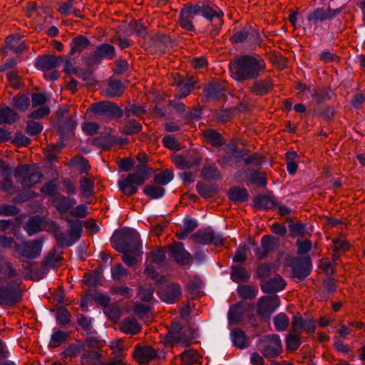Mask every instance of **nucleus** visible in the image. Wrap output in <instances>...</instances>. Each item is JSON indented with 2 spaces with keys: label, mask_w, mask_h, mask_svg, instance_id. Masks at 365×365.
<instances>
[{
  "label": "nucleus",
  "mask_w": 365,
  "mask_h": 365,
  "mask_svg": "<svg viewBox=\"0 0 365 365\" xmlns=\"http://www.w3.org/2000/svg\"><path fill=\"white\" fill-rule=\"evenodd\" d=\"M265 68L266 62L258 54H241L229 63L231 76L238 83L257 80Z\"/></svg>",
  "instance_id": "obj_1"
},
{
  "label": "nucleus",
  "mask_w": 365,
  "mask_h": 365,
  "mask_svg": "<svg viewBox=\"0 0 365 365\" xmlns=\"http://www.w3.org/2000/svg\"><path fill=\"white\" fill-rule=\"evenodd\" d=\"M203 137L212 146L220 147L225 155L224 160H263L254 156L245 148V145L240 138H232L226 143L222 135L215 129L208 128L203 131Z\"/></svg>",
  "instance_id": "obj_2"
},
{
  "label": "nucleus",
  "mask_w": 365,
  "mask_h": 365,
  "mask_svg": "<svg viewBox=\"0 0 365 365\" xmlns=\"http://www.w3.org/2000/svg\"><path fill=\"white\" fill-rule=\"evenodd\" d=\"M138 162L135 165V161H118L120 171L126 172L135 168L133 173L118 181L120 190L127 195H134L138 191V186L147 181L153 173V170L144 162Z\"/></svg>",
  "instance_id": "obj_3"
},
{
  "label": "nucleus",
  "mask_w": 365,
  "mask_h": 365,
  "mask_svg": "<svg viewBox=\"0 0 365 365\" xmlns=\"http://www.w3.org/2000/svg\"><path fill=\"white\" fill-rule=\"evenodd\" d=\"M112 246L119 252L130 250H138L141 247L139 234L132 228H123L115 232L111 237Z\"/></svg>",
  "instance_id": "obj_4"
},
{
  "label": "nucleus",
  "mask_w": 365,
  "mask_h": 365,
  "mask_svg": "<svg viewBox=\"0 0 365 365\" xmlns=\"http://www.w3.org/2000/svg\"><path fill=\"white\" fill-rule=\"evenodd\" d=\"M67 221L69 225V231L66 235L56 222L50 221L48 223L51 232L61 247L73 245L79 239L82 232V226L79 220H67Z\"/></svg>",
  "instance_id": "obj_5"
},
{
  "label": "nucleus",
  "mask_w": 365,
  "mask_h": 365,
  "mask_svg": "<svg viewBox=\"0 0 365 365\" xmlns=\"http://www.w3.org/2000/svg\"><path fill=\"white\" fill-rule=\"evenodd\" d=\"M77 127V122L68 117L63 123L58 125V133L60 136L59 140L55 145L49 146V153L46 155V160H58L60 157L57 153L61 150L65 145V142L74 136L75 130Z\"/></svg>",
  "instance_id": "obj_6"
},
{
  "label": "nucleus",
  "mask_w": 365,
  "mask_h": 365,
  "mask_svg": "<svg viewBox=\"0 0 365 365\" xmlns=\"http://www.w3.org/2000/svg\"><path fill=\"white\" fill-rule=\"evenodd\" d=\"M89 110L101 120L119 119L123 116V110L116 103L109 101L94 103Z\"/></svg>",
  "instance_id": "obj_7"
},
{
  "label": "nucleus",
  "mask_w": 365,
  "mask_h": 365,
  "mask_svg": "<svg viewBox=\"0 0 365 365\" xmlns=\"http://www.w3.org/2000/svg\"><path fill=\"white\" fill-rule=\"evenodd\" d=\"M15 175L24 187H33L39 183L43 177L35 164L20 166L16 170Z\"/></svg>",
  "instance_id": "obj_8"
},
{
  "label": "nucleus",
  "mask_w": 365,
  "mask_h": 365,
  "mask_svg": "<svg viewBox=\"0 0 365 365\" xmlns=\"http://www.w3.org/2000/svg\"><path fill=\"white\" fill-rule=\"evenodd\" d=\"M165 259L164 252L158 249L149 253L145 262V272L152 279H156L160 284L165 282L166 279L162 276L158 277L157 269L161 267Z\"/></svg>",
  "instance_id": "obj_9"
},
{
  "label": "nucleus",
  "mask_w": 365,
  "mask_h": 365,
  "mask_svg": "<svg viewBox=\"0 0 365 365\" xmlns=\"http://www.w3.org/2000/svg\"><path fill=\"white\" fill-rule=\"evenodd\" d=\"M138 297L140 302L135 304L133 312L139 318L143 319L153 303V289L150 287H140Z\"/></svg>",
  "instance_id": "obj_10"
},
{
  "label": "nucleus",
  "mask_w": 365,
  "mask_h": 365,
  "mask_svg": "<svg viewBox=\"0 0 365 365\" xmlns=\"http://www.w3.org/2000/svg\"><path fill=\"white\" fill-rule=\"evenodd\" d=\"M21 298V294L18 289L17 282L12 281L6 284L0 283V305L11 306Z\"/></svg>",
  "instance_id": "obj_11"
},
{
  "label": "nucleus",
  "mask_w": 365,
  "mask_h": 365,
  "mask_svg": "<svg viewBox=\"0 0 365 365\" xmlns=\"http://www.w3.org/2000/svg\"><path fill=\"white\" fill-rule=\"evenodd\" d=\"M147 44L152 53H165L175 46V41L168 34L156 33L150 37Z\"/></svg>",
  "instance_id": "obj_12"
},
{
  "label": "nucleus",
  "mask_w": 365,
  "mask_h": 365,
  "mask_svg": "<svg viewBox=\"0 0 365 365\" xmlns=\"http://www.w3.org/2000/svg\"><path fill=\"white\" fill-rule=\"evenodd\" d=\"M303 91H307L313 98L317 106L326 104L333 96H335L334 91L330 86H317L311 88L304 86Z\"/></svg>",
  "instance_id": "obj_13"
},
{
  "label": "nucleus",
  "mask_w": 365,
  "mask_h": 365,
  "mask_svg": "<svg viewBox=\"0 0 365 365\" xmlns=\"http://www.w3.org/2000/svg\"><path fill=\"white\" fill-rule=\"evenodd\" d=\"M43 240H35L33 241L22 242L15 245L16 251L22 257L28 259H35L40 255Z\"/></svg>",
  "instance_id": "obj_14"
},
{
  "label": "nucleus",
  "mask_w": 365,
  "mask_h": 365,
  "mask_svg": "<svg viewBox=\"0 0 365 365\" xmlns=\"http://www.w3.org/2000/svg\"><path fill=\"white\" fill-rule=\"evenodd\" d=\"M200 14V7L198 4H187L180 11L178 21L180 26L188 31H195V26L192 24V19L195 16Z\"/></svg>",
  "instance_id": "obj_15"
},
{
  "label": "nucleus",
  "mask_w": 365,
  "mask_h": 365,
  "mask_svg": "<svg viewBox=\"0 0 365 365\" xmlns=\"http://www.w3.org/2000/svg\"><path fill=\"white\" fill-rule=\"evenodd\" d=\"M64 59V56L45 54L35 58L34 66L41 71H51L58 68Z\"/></svg>",
  "instance_id": "obj_16"
},
{
  "label": "nucleus",
  "mask_w": 365,
  "mask_h": 365,
  "mask_svg": "<svg viewBox=\"0 0 365 365\" xmlns=\"http://www.w3.org/2000/svg\"><path fill=\"white\" fill-rule=\"evenodd\" d=\"M226 88L218 81L208 83L202 89L205 102L219 101L225 96Z\"/></svg>",
  "instance_id": "obj_17"
},
{
  "label": "nucleus",
  "mask_w": 365,
  "mask_h": 365,
  "mask_svg": "<svg viewBox=\"0 0 365 365\" xmlns=\"http://www.w3.org/2000/svg\"><path fill=\"white\" fill-rule=\"evenodd\" d=\"M282 350V342L279 336L277 334L267 337L264 345L261 349L262 354L267 358H274L278 356Z\"/></svg>",
  "instance_id": "obj_18"
},
{
  "label": "nucleus",
  "mask_w": 365,
  "mask_h": 365,
  "mask_svg": "<svg viewBox=\"0 0 365 365\" xmlns=\"http://www.w3.org/2000/svg\"><path fill=\"white\" fill-rule=\"evenodd\" d=\"M192 238L195 242L203 245L212 243L220 245L223 242L222 236L214 233L211 230H200L192 235Z\"/></svg>",
  "instance_id": "obj_19"
},
{
  "label": "nucleus",
  "mask_w": 365,
  "mask_h": 365,
  "mask_svg": "<svg viewBox=\"0 0 365 365\" xmlns=\"http://www.w3.org/2000/svg\"><path fill=\"white\" fill-rule=\"evenodd\" d=\"M252 81V83L249 87V91L257 96L267 95L274 86V81L270 77Z\"/></svg>",
  "instance_id": "obj_20"
},
{
  "label": "nucleus",
  "mask_w": 365,
  "mask_h": 365,
  "mask_svg": "<svg viewBox=\"0 0 365 365\" xmlns=\"http://www.w3.org/2000/svg\"><path fill=\"white\" fill-rule=\"evenodd\" d=\"M158 294L163 301L171 304L174 303L176 299L180 296L181 289L179 284L175 283L162 284L159 288Z\"/></svg>",
  "instance_id": "obj_21"
},
{
  "label": "nucleus",
  "mask_w": 365,
  "mask_h": 365,
  "mask_svg": "<svg viewBox=\"0 0 365 365\" xmlns=\"http://www.w3.org/2000/svg\"><path fill=\"white\" fill-rule=\"evenodd\" d=\"M175 165L183 170L180 173V176L187 182L192 181L200 168L198 161H175Z\"/></svg>",
  "instance_id": "obj_22"
},
{
  "label": "nucleus",
  "mask_w": 365,
  "mask_h": 365,
  "mask_svg": "<svg viewBox=\"0 0 365 365\" xmlns=\"http://www.w3.org/2000/svg\"><path fill=\"white\" fill-rule=\"evenodd\" d=\"M279 302L277 297H263L257 305L258 315L265 317L270 315L279 306Z\"/></svg>",
  "instance_id": "obj_23"
},
{
  "label": "nucleus",
  "mask_w": 365,
  "mask_h": 365,
  "mask_svg": "<svg viewBox=\"0 0 365 365\" xmlns=\"http://www.w3.org/2000/svg\"><path fill=\"white\" fill-rule=\"evenodd\" d=\"M52 202L54 203L57 211L60 213L61 218H64L65 214L70 213L71 209L76 204L74 198L65 197L61 194L56 195Z\"/></svg>",
  "instance_id": "obj_24"
},
{
  "label": "nucleus",
  "mask_w": 365,
  "mask_h": 365,
  "mask_svg": "<svg viewBox=\"0 0 365 365\" xmlns=\"http://www.w3.org/2000/svg\"><path fill=\"white\" fill-rule=\"evenodd\" d=\"M48 222L47 224L45 223L44 218H41L38 216L31 217L24 226L25 231L29 236L33 235L38 232L43 230L51 231L48 226Z\"/></svg>",
  "instance_id": "obj_25"
},
{
  "label": "nucleus",
  "mask_w": 365,
  "mask_h": 365,
  "mask_svg": "<svg viewBox=\"0 0 365 365\" xmlns=\"http://www.w3.org/2000/svg\"><path fill=\"white\" fill-rule=\"evenodd\" d=\"M6 45L1 48L2 53L8 55L9 51H13L18 54L23 52L27 48L26 45L24 42L20 41V38L15 37L14 35L9 36L6 39Z\"/></svg>",
  "instance_id": "obj_26"
},
{
  "label": "nucleus",
  "mask_w": 365,
  "mask_h": 365,
  "mask_svg": "<svg viewBox=\"0 0 365 365\" xmlns=\"http://www.w3.org/2000/svg\"><path fill=\"white\" fill-rule=\"evenodd\" d=\"M311 262L308 257L297 258L292 262V272L294 277L302 279L309 274Z\"/></svg>",
  "instance_id": "obj_27"
},
{
  "label": "nucleus",
  "mask_w": 365,
  "mask_h": 365,
  "mask_svg": "<svg viewBox=\"0 0 365 365\" xmlns=\"http://www.w3.org/2000/svg\"><path fill=\"white\" fill-rule=\"evenodd\" d=\"M96 56L98 57L100 63L102 61H111L116 56L115 47L108 43H101L96 46Z\"/></svg>",
  "instance_id": "obj_28"
},
{
  "label": "nucleus",
  "mask_w": 365,
  "mask_h": 365,
  "mask_svg": "<svg viewBox=\"0 0 365 365\" xmlns=\"http://www.w3.org/2000/svg\"><path fill=\"white\" fill-rule=\"evenodd\" d=\"M135 359L141 364H147L157 356V352L150 346L136 347L134 351Z\"/></svg>",
  "instance_id": "obj_29"
},
{
  "label": "nucleus",
  "mask_w": 365,
  "mask_h": 365,
  "mask_svg": "<svg viewBox=\"0 0 365 365\" xmlns=\"http://www.w3.org/2000/svg\"><path fill=\"white\" fill-rule=\"evenodd\" d=\"M169 249L177 262L182 264H187L190 262L191 256L184 249L182 243L175 242L169 246Z\"/></svg>",
  "instance_id": "obj_30"
},
{
  "label": "nucleus",
  "mask_w": 365,
  "mask_h": 365,
  "mask_svg": "<svg viewBox=\"0 0 365 365\" xmlns=\"http://www.w3.org/2000/svg\"><path fill=\"white\" fill-rule=\"evenodd\" d=\"M90 45V40L86 36L79 34L73 38L70 42L71 51L69 55L73 56L76 53L79 54Z\"/></svg>",
  "instance_id": "obj_31"
},
{
  "label": "nucleus",
  "mask_w": 365,
  "mask_h": 365,
  "mask_svg": "<svg viewBox=\"0 0 365 365\" xmlns=\"http://www.w3.org/2000/svg\"><path fill=\"white\" fill-rule=\"evenodd\" d=\"M209 2H211V0L197 4L200 7V14L210 21H212L214 18L222 19L224 16L223 11L222 10H219L218 11L214 10Z\"/></svg>",
  "instance_id": "obj_32"
},
{
  "label": "nucleus",
  "mask_w": 365,
  "mask_h": 365,
  "mask_svg": "<svg viewBox=\"0 0 365 365\" xmlns=\"http://www.w3.org/2000/svg\"><path fill=\"white\" fill-rule=\"evenodd\" d=\"M19 118L20 116L15 110L6 105L0 106V125H12Z\"/></svg>",
  "instance_id": "obj_33"
},
{
  "label": "nucleus",
  "mask_w": 365,
  "mask_h": 365,
  "mask_svg": "<svg viewBox=\"0 0 365 365\" xmlns=\"http://www.w3.org/2000/svg\"><path fill=\"white\" fill-rule=\"evenodd\" d=\"M284 280L279 276L270 279L262 284V289L264 292L272 293L281 291L285 286Z\"/></svg>",
  "instance_id": "obj_34"
},
{
  "label": "nucleus",
  "mask_w": 365,
  "mask_h": 365,
  "mask_svg": "<svg viewBox=\"0 0 365 365\" xmlns=\"http://www.w3.org/2000/svg\"><path fill=\"white\" fill-rule=\"evenodd\" d=\"M30 98L24 93H19L10 100V105L15 109L25 112L30 106Z\"/></svg>",
  "instance_id": "obj_35"
},
{
  "label": "nucleus",
  "mask_w": 365,
  "mask_h": 365,
  "mask_svg": "<svg viewBox=\"0 0 365 365\" xmlns=\"http://www.w3.org/2000/svg\"><path fill=\"white\" fill-rule=\"evenodd\" d=\"M124 91V86L120 80H109L105 95L108 98L120 96Z\"/></svg>",
  "instance_id": "obj_36"
},
{
  "label": "nucleus",
  "mask_w": 365,
  "mask_h": 365,
  "mask_svg": "<svg viewBox=\"0 0 365 365\" xmlns=\"http://www.w3.org/2000/svg\"><path fill=\"white\" fill-rule=\"evenodd\" d=\"M245 310L243 302L232 306L228 312L230 322L232 324L239 322L242 319Z\"/></svg>",
  "instance_id": "obj_37"
},
{
  "label": "nucleus",
  "mask_w": 365,
  "mask_h": 365,
  "mask_svg": "<svg viewBox=\"0 0 365 365\" xmlns=\"http://www.w3.org/2000/svg\"><path fill=\"white\" fill-rule=\"evenodd\" d=\"M140 329V324L134 319H125L120 324L121 331L128 334H135Z\"/></svg>",
  "instance_id": "obj_38"
},
{
  "label": "nucleus",
  "mask_w": 365,
  "mask_h": 365,
  "mask_svg": "<svg viewBox=\"0 0 365 365\" xmlns=\"http://www.w3.org/2000/svg\"><path fill=\"white\" fill-rule=\"evenodd\" d=\"M231 338L234 345L239 349L247 347L249 342L244 331L240 329H235L231 332Z\"/></svg>",
  "instance_id": "obj_39"
},
{
  "label": "nucleus",
  "mask_w": 365,
  "mask_h": 365,
  "mask_svg": "<svg viewBox=\"0 0 365 365\" xmlns=\"http://www.w3.org/2000/svg\"><path fill=\"white\" fill-rule=\"evenodd\" d=\"M307 20L316 26L322 24L326 21L325 9L320 7L315 9L308 14Z\"/></svg>",
  "instance_id": "obj_40"
},
{
  "label": "nucleus",
  "mask_w": 365,
  "mask_h": 365,
  "mask_svg": "<svg viewBox=\"0 0 365 365\" xmlns=\"http://www.w3.org/2000/svg\"><path fill=\"white\" fill-rule=\"evenodd\" d=\"M276 200L269 195H259L255 199V205L257 208L268 210L274 207Z\"/></svg>",
  "instance_id": "obj_41"
},
{
  "label": "nucleus",
  "mask_w": 365,
  "mask_h": 365,
  "mask_svg": "<svg viewBox=\"0 0 365 365\" xmlns=\"http://www.w3.org/2000/svg\"><path fill=\"white\" fill-rule=\"evenodd\" d=\"M249 194L245 188L235 187L229 192V197L231 200L240 202L248 199Z\"/></svg>",
  "instance_id": "obj_42"
},
{
  "label": "nucleus",
  "mask_w": 365,
  "mask_h": 365,
  "mask_svg": "<svg viewBox=\"0 0 365 365\" xmlns=\"http://www.w3.org/2000/svg\"><path fill=\"white\" fill-rule=\"evenodd\" d=\"M142 129V125L135 119H129L122 127V133L128 135H133L140 132Z\"/></svg>",
  "instance_id": "obj_43"
},
{
  "label": "nucleus",
  "mask_w": 365,
  "mask_h": 365,
  "mask_svg": "<svg viewBox=\"0 0 365 365\" xmlns=\"http://www.w3.org/2000/svg\"><path fill=\"white\" fill-rule=\"evenodd\" d=\"M201 176L205 180H218L221 179L220 171L214 166H205L201 170Z\"/></svg>",
  "instance_id": "obj_44"
},
{
  "label": "nucleus",
  "mask_w": 365,
  "mask_h": 365,
  "mask_svg": "<svg viewBox=\"0 0 365 365\" xmlns=\"http://www.w3.org/2000/svg\"><path fill=\"white\" fill-rule=\"evenodd\" d=\"M279 240L271 236H264L261 240V245L268 253L276 250L278 247Z\"/></svg>",
  "instance_id": "obj_45"
},
{
  "label": "nucleus",
  "mask_w": 365,
  "mask_h": 365,
  "mask_svg": "<svg viewBox=\"0 0 365 365\" xmlns=\"http://www.w3.org/2000/svg\"><path fill=\"white\" fill-rule=\"evenodd\" d=\"M68 336V334L65 331H53L51 336L49 346L53 348L59 346L67 339Z\"/></svg>",
  "instance_id": "obj_46"
},
{
  "label": "nucleus",
  "mask_w": 365,
  "mask_h": 365,
  "mask_svg": "<svg viewBox=\"0 0 365 365\" xmlns=\"http://www.w3.org/2000/svg\"><path fill=\"white\" fill-rule=\"evenodd\" d=\"M231 279L235 282H240L249 278L246 269L242 267H233L231 271Z\"/></svg>",
  "instance_id": "obj_47"
},
{
  "label": "nucleus",
  "mask_w": 365,
  "mask_h": 365,
  "mask_svg": "<svg viewBox=\"0 0 365 365\" xmlns=\"http://www.w3.org/2000/svg\"><path fill=\"white\" fill-rule=\"evenodd\" d=\"M246 178L258 186H265L267 184L264 173L259 171H250L246 173Z\"/></svg>",
  "instance_id": "obj_48"
},
{
  "label": "nucleus",
  "mask_w": 365,
  "mask_h": 365,
  "mask_svg": "<svg viewBox=\"0 0 365 365\" xmlns=\"http://www.w3.org/2000/svg\"><path fill=\"white\" fill-rule=\"evenodd\" d=\"M181 359L185 364L191 365L199 361L200 356L196 351L190 349L182 354Z\"/></svg>",
  "instance_id": "obj_49"
},
{
  "label": "nucleus",
  "mask_w": 365,
  "mask_h": 365,
  "mask_svg": "<svg viewBox=\"0 0 365 365\" xmlns=\"http://www.w3.org/2000/svg\"><path fill=\"white\" fill-rule=\"evenodd\" d=\"M319 106V107L317 109L318 115L324 118L327 122L331 121L335 113L333 108L327 103Z\"/></svg>",
  "instance_id": "obj_50"
},
{
  "label": "nucleus",
  "mask_w": 365,
  "mask_h": 365,
  "mask_svg": "<svg viewBox=\"0 0 365 365\" xmlns=\"http://www.w3.org/2000/svg\"><path fill=\"white\" fill-rule=\"evenodd\" d=\"M238 293L243 299H252L257 294V289L250 285L238 287Z\"/></svg>",
  "instance_id": "obj_51"
},
{
  "label": "nucleus",
  "mask_w": 365,
  "mask_h": 365,
  "mask_svg": "<svg viewBox=\"0 0 365 365\" xmlns=\"http://www.w3.org/2000/svg\"><path fill=\"white\" fill-rule=\"evenodd\" d=\"M93 69L87 68L86 70H78L76 74V77L81 78L88 86H93L96 83V81L92 77Z\"/></svg>",
  "instance_id": "obj_52"
},
{
  "label": "nucleus",
  "mask_w": 365,
  "mask_h": 365,
  "mask_svg": "<svg viewBox=\"0 0 365 365\" xmlns=\"http://www.w3.org/2000/svg\"><path fill=\"white\" fill-rule=\"evenodd\" d=\"M144 192L153 199H158L164 195L165 189L159 186L149 185L145 187Z\"/></svg>",
  "instance_id": "obj_53"
},
{
  "label": "nucleus",
  "mask_w": 365,
  "mask_h": 365,
  "mask_svg": "<svg viewBox=\"0 0 365 365\" xmlns=\"http://www.w3.org/2000/svg\"><path fill=\"white\" fill-rule=\"evenodd\" d=\"M32 106L34 108L38 106H45L44 105L49 101V97L47 94L43 93H34L31 96Z\"/></svg>",
  "instance_id": "obj_54"
},
{
  "label": "nucleus",
  "mask_w": 365,
  "mask_h": 365,
  "mask_svg": "<svg viewBox=\"0 0 365 365\" xmlns=\"http://www.w3.org/2000/svg\"><path fill=\"white\" fill-rule=\"evenodd\" d=\"M274 324L277 331H284L289 325V318L283 313L277 314L274 317Z\"/></svg>",
  "instance_id": "obj_55"
},
{
  "label": "nucleus",
  "mask_w": 365,
  "mask_h": 365,
  "mask_svg": "<svg viewBox=\"0 0 365 365\" xmlns=\"http://www.w3.org/2000/svg\"><path fill=\"white\" fill-rule=\"evenodd\" d=\"M43 125L34 120H28L26 126V133L31 136L39 134L43 130Z\"/></svg>",
  "instance_id": "obj_56"
},
{
  "label": "nucleus",
  "mask_w": 365,
  "mask_h": 365,
  "mask_svg": "<svg viewBox=\"0 0 365 365\" xmlns=\"http://www.w3.org/2000/svg\"><path fill=\"white\" fill-rule=\"evenodd\" d=\"M81 61L86 64L88 68L93 69V66L96 64H100L98 58L96 56V51L91 53H84L81 56Z\"/></svg>",
  "instance_id": "obj_57"
},
{
  "label": "nucleus",
  "mask_w": 365,
  "mask_h": 365,
  "mask_svg": "<svg viewBox=\"0 0 365 365\" xmlns=\"http://www.w3.org/2000/svg\"><path fill=\"white\" fill-rule=\"evenodd\" d=\"M290 234L292 237L302 236L309 232L306 225L303 223H295L289 225Z\"/></svg>",
  "instance_id": "obj_58"
},
{
  "label": "nucleus",
  "mask_w": 365,
  "mask_h": 365,
  "mask_svg": "<svg viewBox=\"0 0 365 365\" xmlns=\"http://www.w3.org/2000/svg\"><path fill=\"white\" fill-rule=\"evenodd\" d=\"M122 260L128 266L133 267L137 263L136 256L140 255L138 250H130L126 252H123Z\"/></svg>",
  "instance_id": "obj_59"
},
{
  "label": "nucleus",
  "mask_w": 365,
  "mask_h": 365,
  "mask_svg": "<svg viewBox=\"0 0 365 365\" xmlns=\"http://www.w3.org/2000/svg\"><path fill=\"white\" fill-rule=\"evenodd\" d=\"M50 112L51 110L48 106H41L38 109L31 112L27 117L31 119L38 120L48 115Z\"/></svg>",
  "instance_id": "obj_60"
},
{
  "label": "nucleus",
  "mask_w": 365,
  "mask_h": 365,
  "mask_svg": "<svg viewBox=\"0 0 365 365\" xmlns=\"http://www.w3.org/2000/svg\"><path fill=\"white\" fill-rule=\"evenodd\" d=\"M248 38L247 30L246 29V25L240 31H236L233 33L230 37V41L233 43H240L247 41Z\"/></svg>",
  "instance_id": "obj_61"
},
{
  "label": "nucleus",
  "mask_w": 365,
  "mask_h": 365,
  "mask_svg": "<svg viewBox=\"0 0 365 365\" xmlns=\"http://www.w3.org/2000/svg\"><path fill=\"white\" fill-rule=\"evenodd\" d=\"M83 365H96L100 362V355L96 351H91L82 356Z\"/></svg>",
  "instance_id": "obj_62"
},
{
  "label": "nucleus",
  "mask_w": 365,
  "mask_h": 365,
  "mask_svg": "<svg viewBox=\"0 0 365 365\" xmlns=\"http://www.w3.org/2000/svg\"><path fill=\"white\" fill-rule=\"evenodd\" d=\"M173 172L170 170H165V171L158 174L155 178V180L157 183L165 185L169 183L173 180Z\"/></svg>",
  "instance_id": "obj_63"
},
{
  "label": "nucleus",
  "mask_w": 365,
  "mask_h": 365,
  "mask_svg": "<svg viewBox=\"0 0 365 365\" xmlns=\"http://www.w3.org/2000/svg\"><path fill=\"white\" fill-rule=\"evenodd\" d=\"M80 189L85 197H88L93 192V182L88 178H83L81 181Z\"/></svg>",
  "instance_id": "obj_64"
}]
</instances>
